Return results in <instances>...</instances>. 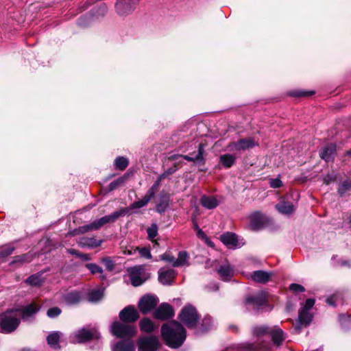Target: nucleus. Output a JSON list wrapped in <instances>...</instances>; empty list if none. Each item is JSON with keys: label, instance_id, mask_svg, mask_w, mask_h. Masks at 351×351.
Here are the masks:
<instances>
[{"label": "nucleus", "instance_id": "f257e3e1", "mask_svg": "<svg viewBox=\"0 0 351 351\" xmlns=\"http://www.w3.org/2000/svg\"><path fill=\"white\" fill-rule=\"evenodd\" d=\"M161 334L167 345L173 348L182 345L186 336L184 328L176 321L162 325Z\"/></svg>", "mask_w": 351, "mask_h": 351}, {"label": "nucleus", "instance_id": "f03ea898", "mask_svg": "<svg viewBox=\"0 0 351 351\" xmlns=\"http://www.w3.org/2000/svg\"><path fill=\"white\" fill-rule=\"evenodd\" d=\"M125 214V212L123 210L115 211L113 213L102 217L89 224L75 228L73 231L69 232L68 234L71 236H75L88 232L97 230L105 224L114 222L120 216H123Z\"/></svg>", "mask_w": 351, "mask_h": 351}, {"label": "nucleus", "instance_id": "7ed1b4c3", "mask_svg": "<svg viewBox=\"0 0 351 351\" xmlns=\"http://www.w3.org/2000/svg\"><path fill=\"white\" fill-rule=\"evenodd\" d=\"M21 322L20 314L16 309H10L0 314V332L14 331Z\"/></svg>", "mask_w": 351, "mask_h": 351}, {"label": "nucleus", "instance_id": "20e7f679", "mask_svg": "<svg viewBox=\"0 0 351 351\" xmlns=\"http://www.w3.org/2000/svg\"><path fill=\"white\" fill-rule=\"evenodd\" d=\"M315 304L313 299H307L298 313V324L295 329L299 332L302 326H307L313 319V315L309 312Z\"/></svg>", "mask_w": 351, "mask_h": 351}, {"label": "nucleus", "instance_id": "39448f33", "mask_svg": "<svg viewBox=\"0 0 351 351\" xmlns=\"http://www.w3.org/2000/svg\"><path fill=\"white\" fill-rule=\"evenodd\" d=\"M110 332L118 338L130 339L135 335L136 328L127 323L116 321L111 324Z\"/></svg>", "mask_w": 351, "mask_h": 351}, {"label": "nucleus", "instance_id": "423d86ee", "mask_svg": "<svg viewBox=\"0 0 351 351\" xmlns=\"http://www.w3.org/2000/svg\"><path fill=\"white\" fill-rule=\"evenodd\" d=\"M182 322L188 328H194L196 327L198 321V315L196 309L191 305L184 307L179 315Z\"/></svg>", "mask_w": 351, "mask_h": 351}, {"label": "nucleus", "instance_id": "0eeeda50", "mask_svg": "<svg viewBox=\"0 0 351 351\" xmlns=\"http://www.w3.org/2000/svg\"><path fill=\"white\" fill-rule=\"evenodd\" d=\"M128 271L131 283L134 287L140 286L149 278V274L146 272L143 265H137L128 268Z\"/></svg>", "mask_w": 351, "mask_h": 351}, {"label": "nucleus", "instance_id": "6e6552de", "mask_svg": "<svg viewBox=\"0 0 351 351\" xmlns=\"http://www.w3.org/2000/svg\"><path fill=\"white\" fill-rule=\"evenodd\" d=\"M99 337L100 335L97 330L82 328L71 336V341L73 343H82L90 339H99Z\"/></svg>", "mask_w": 351, "mask_h": 351}, {"label": "nucleus", "instance_id": "1a4fd4ad", "mask_svg": "<svg viewBox=\"0 0 351 351\" xmlns=\"http://www.w3.org/2000/svg\"><path fill=\"white\" fill-rule=\"evenodd\" d=\"M246 303L252 305V308L256 310H263L266 308L271 309L267 304V295L263 291L247 298Z\"/></svg>", "mask_w": 351, "mask_h": 351}, {"label": "nucleus", "instance_id": "9d476101", "mask_svg": "<svg viewBox=\"0 0 351 351\" xmlns=\"http://www.w3.org/2000/svg\"><path fill=\"white\" fill-rule=\"evenodd\" d=\"M160 346L157 337H141L138 342V351H157Z\"/></svg>", "mask_w": 351, "mask_h": 351}, {"label": "nucleus", "instance_id": "9b49d317", "mask_svg": "<svg viewBox=\"0 0 351 351\" xmlns=\"http://www.w3.org/2000/svg\"><path fill=\"white\" fill-rule=\"evenodd\" d=\"M158 303L156 296L147 295L141 298L138 302V308L143 314H147L154 309Z\"/></svg>", "mask_w": 351, "mask_h": 351}, {"label": "nucleus", "instance_id": "f8f14e48", "mask_svg": "<svg viewBox=\"0 0 351 351\" xmlns=\"http://www.w3.org/2000/svg\"><path fill=\"white\" fill-rule=\"evenodd\" d=\"M220 240L225 245L231 249L239 248L245 243L243 239H239L235 234L228 232L221 234Z\"/></svg>", "mask_w": 351, "mask_h": 351}, {"label": "nucleus", "instance_id": "ddd939ff", "mask_svg": "<svg viewBox=\"0 0 351 351\" xmlns=\"http://www.w3.org/2000/svg\"><path fill=\"white\" fill-rule=\"evenodd\" d=\"M138 0H118L116 3V10L121 16L130 14L134 8Z\"/></svg>", "mask_w": 351, "mask_h": 351}, {"label": "nucleus", "instance_id": "4468645a", "mask_svg": "<svg viewBox=\"0 0 351 351\" xmlns=\"http://www.w3.org/2000/svg\"><path fill=\"white\" fill-rule=\"evenodd\" d=\"M256 145L257 143L252 138H247L230 143L228 148L230 151H243L252 148Z\"/></svg>", "mask_w": 351, "mask_h": 351}, {"label": "nucleus", "instance_id": "2eb2a0df", "mask_svg": "<svg viewBox=\"0 0 351 351\" xmlns=\"http://www.w3.org/2000/svg\"><path fill=\"white\" fill-rule=\"evenodd\" d=\"M137 310L132 306H128L119 313V318L123 322L132 323L138 318Z\"/></svg>", "mask_w": 351, "mask_h": 351}, {"label": "nucleus", "instance_id": "dca6fc26", "mask_svg": "<svg viewBox=\"0 0 351 351\" xmlns=\"http://www.w3.org/2000/svg\"><path fill=\"white\" fill-rule=\"evenodd\" d=\"M174 315L173 308L167 303H162L155 311L154 316L158 319L165 320L167 319Z\"/></svg>", "mask_w": 351, "mask_h": 351}, {"label": "nucleus", "instance_id": "f3484780", "mask_svg": "<svg viewBox=\"0 0 351 351\" xmlns=\"http://www.w3.org/2000/svg\"><path fill=\"white\" fill-rule=\"evenodd\" d=\"M217 273L223 280L228 281L233 276L234 271L233 267L226 261L219 267Z\"/></svg>", "mask_w": 351, "mask_h": 351}, {"label": "nucleus", "instance_id": "a211bd4d", "mask_svg": "<svg viewBox=\"0 0 351 351\" xmlns=\"http://www.w3.org/2000/svg\"><path fill=\"white\" fill-rule=\"evenodd\" d=\"M23 320H28L32 317L38 311L39 307L35 304H30L21 309H16Z\"/></svg>", "mask_w": 351, "mask_h": 351}, {"label": "nucleus", "instance_id": "6ab92c4d", "mask_svg": "<svg viewBox=\"0 0 351 351\" xmlns=\"http://www.w3.org/2000/svg\"><path fill=\"white\" fill-rule=\"evenodd\" d=\"M102 240H97L95 237H81L77 243L81 247L95 248L101 245Z\"/></svg>", "mask_w": 351, "mask_h": 351}, {"label": "nucleus", "instance_id": "aec40b11", "mask_svg": "<svg viewBox=\"0 0 351 351\" xmlns=\"http://www.w3.org/2000/svg\"><path fill=\"white\" fill-rule=\"evenodd\" d=\"M159 281L163 285H170L175 277V271L172 269H160L158 272Z\"/></svg>", "mask_w": 351, "mask_h": 351}, {"label": "nucleus", "instance_id": "412c9836", "mask_svg": "<svg viewBox=\"0 0 351 351\" xmlns=\"http://www.w3.org/2000/svg\"><path fill=\"white\" fill-rule=\"evenodd\" d=\"M265 223V217L260 213H254L250 217V226L252 230L261 228Z\"/></svg>", "mask_w": 351, "mask_h": 351}, {"label": "nucleus", "instance_id": "4be33fe9", "mask_svg": "<svg viewBox=\"0 0 351 351\" xmlns=\"http://www.w3.org/2000/svg\"><path fill=\"white\" fill-rule=\"evenodd\" d=\"M271 276L270 273L262 270L255 271L250 274L251 278L254 282L263 284L269 280Z\"/></svg>", "mask_w": 351, "mask_h": 351}, {"label": "nucleus", "instance_id": "5701e85b", "mask_svg": "<svg viewBox=\"0 0 351 351\" xmlns=\"http://www.w3.org/2000/svg\"><path fill=\"white\" fill-rule=\"evenodd\" d=\"M335 152L336 146L333 144H330L322 149L319 155L322 159L328 162L334 159Z\"/></svg>", "mask_w": 351, "mask_h": 351}, {"label": "nucleus", "instance_id": "b1692460", "mask_svg": "<svg viewBox=\"0 0 351 351\" xmlns=\"http://www.w3.org/2000/svg\"><path fill=\"white\" fill-rule=\"evenodd\" d=\"M112 351H135L134 343L131 340L120 341L112 347Z\"/></svg>", "mask_w": 351, "mask_h": 351}, {"label": "nucleus", "instance_id": "393cba45", "mask_svg": "<svg viewBox=\"0 0 351 351\" xmlns=\"http://www.w3.org/2000/svg\"><path fill=\"white\" fill-rule=\"evenodd\" d=\"M201 204L207 209H213L216 208L219 202L214 196L204 195L200 200Z\"/></svg>", "mask_w": 351, "mask_h": 351}, {"label": "nucleus", "instance_id": "a878e982", "mask_svg": "<svg viewBox=\"0 0 351 351\" xmlns=\"http://www.w3.org/2000/svg\"><path fill=\"white\" fill-rule=\"evenodd\" d=\"M276 210L284 215H290L295 210V207L292 203L282 202L276 205Z\"/></svg>", "mask_w": 351, "mask_h": 351}, {"label": "nucleus", "instance_id": "bb28decb", "mask_svg": "<svg viewBox=\"0 0 351 351\" xmlns=\"http://www.w3.org/2000/svg\"><path fill=\"white\" fill-rule=\"evenodd\" d=\"M203 153H204V147L202 145H199L198 148V153L195 155V156H189L187 155L185 156H177L174 155L172 156L173 158L176 159L178 157H183L184 159L189 160V161H194V162H203L204 158H203Z\"/></svg>", "mask_w": 351, "mask_h": 351}, {"label": "nucleus", "instance_id": "cd10ccee", "mask_svg": "<svg viewBox=\"0 0 351 351\" xmlns=\"http://www.w3.org/2000/svg\"><path fill=\"white\" fill-rule=\"evenodd\" d=\"M63 299L66 304L74 305L80 302L81 296L78 292H71L64 295Z\"/></svg>", "mask_w": 351, "mask_h": 351}, {"label": "nucleus", "instance_id": "c85d7f7f", "mask_svg": "<svg viewBox=\"0 0 351 351\" xmlns=\"http://www.w3.org/2000/svg\"><path fill=\"white\" fill-rule=\"evenodd\" d=\"M270 335L271 339L275 344L279 346L285 339V335L283 331L279 328H276L271 330L270 332Z\"/></svg>", "mask_w": 351, "mask_h": 351}, {"label": "nucleus", "instance_id": "c756f323", "mask_svg": "<svg viewBox=\"0 0 351 351\" xmlns=\"http://www.w3.org/2000/svg\"><path fill=\"white\" fill-rule=\"evenodd\" d=\"M61 333L59 332H53L48 335L47 340L48 344L53 349H59V340Z\"/></svg>", "mask_w": 351, "mask_h": 351}, {"label": "nucleus", "instance_id": "7c9ffc66", "mask_svg": "<svg viewBox=\"0 0 351 351\" xmlns=\"http://www.w3.org/2000/svg\"><path fill=\"white\" fill-rule=\"evenodd\" d=\"M141 330L145 332H152L156 326H154L152 320L148 318H144L139 322Z\"/></svg>", "mask_w": 351, "mask_h": 351}, {"label": "nucleus", "instance_id": "2f4dec72", "mask_svg": "<svg viewBox=\"0 0 351 351\" xmlns=\"http://www.w3.org/2000/svg\"><path fill=\"white\" fill-rule=\"evenodd\" d=\"M189 254L185 251H181L178 253V258L175 260L173 267H182L189 265Z\"/></svg>", "mask_w": 351, "mask_h": 351}, {"label": "nucleus", "instance_id": "473e14b6", "mask_svg": "<svg viewBox=\"0 0 351 351\" xmlns=\"http://www.w3.org/2000/svg\"><path fill=\"white\" fill-rule=\"evenodd\" d=\"M43 273H37L31 275L27 280L26 282L32 286H41L44 282V278L42 277Z\"/></svg>", "mask_w": 351, "mask_h": 351}, {"label": "nucleus", "instance_id": "72a5a7b5", "mask_svg": "<svg viewBox=\"0 0 351 351\" xmlns=\"http://www.w3.org/2000/svg\"><path fill=\"white\" fill-rule=\"evenodd\" d=\"M235 159V157L232 154H223L220 156V162L224 167L230 168L234 165Z\"/></svg>", "mask_w": 351, "mask_h": 351}, {"label": "nucleus", "instance_id": "f704fd0d", "mask_svg": "<svg viewBox=\"0 0 351 351\" xmlns=\"http://www.w3.org/2000/svg\"><path fill=\"white\" fill-rule=\"evenodd\" d=\"M104 295V289H94L89 292L88 298L90 302H97L100 300Z\"/></svg>", "mask_w": 351, "mask_h": 351}, {"label": "nucleus", "instance_id": "c9c22d12", "mask_svg": "<svg viewBox=\"0 0 351 351\" xmlns=\"http://www.w3.org/2000/svg\"><path fill=\"white\" fill-rule=\"evenodd\" d=\"M152 197H151L149 195H148L147 193L145 195V196L140 200L134 202L130 205V208L132 209H137L141 208L145 206H146L149 202L152 199Z\"/></svg>", "mask_w": 351, "mask_h": 351}, {"label": "nucleus", "instance_id": "e433bc0d", "mask_svg": "<svg viewBox=\"0 0 351 351\" xmlns=\"http://www.w3.org/2000/svg\"><path fill=\"white\" fill-rule=\"evenodd\" d=\"M158 226L156 223H152L147 229V233L148 236V239L152 241V243L155 244H158L157 241L156 240H154V239L157 236L158 234Z\"/></svg>", "mask_w": 351, "mask_h": 351}, {"label": "nucleus", "instance_id": "4c0bfd02", "mask_svg": "<svg viewBox=\"0 0 351 351\" xmlns=\"http://www.w3.org/2000/svg\"><path fill=\"white\" fill-rule=\"evenodd\" d=\"M29 255V254H23L21 256H16L14 257L12 261L10 263L11 265H16V266L21 265L24 263L30 262Z\"/></svg>", "mask_w": 351, "mask_h": 351}, {"label": "nucleus", "instance_id": "58836bf2", "mask_svg": "<svg viewBox=\"0 0 351 351\" xmlns=\"http://www.w3.org/2000/svg\"><path fill=\"white\" fill-rule=\"evenodd\" d=\"M114 165L117 169L123 171L126 169L128 165V160L123 156L117 157L114 160Z\"/></svg>", "mask_w": 351, "mask_h": 351}, {"label": "nucleus", "instance_id": "ea45409f", "mask_svg": "<svg viewBox=\"0 0 351 351\" xmlns=\"http://www.w3.org/2000/svg\"><path fill=\"white\" fill-rule=\"evenodd\" d=\"M127 179L128 176L126 175L117 178L116 180L110 183V184L108 185V190L112 191L117 189L118 186L123 185L124 182L127 180Z\"/></svg>", "mask_w": 351, "mask_h": 351}, {"label": "nucleus", "instance_id": "a19ab883", "mask_svg": "<svg viewBox=\"0 0 351 351\" xmlns=\"http://www.w3.org/2000/svg\"><path fill=\"white\" fill-rule=\"evenodd\" d=\"M165 177V174L160 176L158 180L154 182L152 186L146 193L151 197H153L155 195L156 191L158 189L160 184L161 180Z\"/></svg>", "mask_w": 351, "mask_h": 351}, {"label": "nucleus", "instance_id": "79ce46f5", "mask_svg": "<svg viewBox=\"0 0 351 351\" xmlns=\"http://www.w3.org/2000/svg\"><path fill=\"white\" fill-rule=\"evenodd\" d=\"M137 253L138 254L139 256L141 258H147V259H151L152 258V254L150 252L149 248L147 247H137Z\"/></svg>", "mask_w": 351, "mask_h": 351}, {"label": "nucleus", "instance_id": "37998d69", "mask_svg": "<svg viewBox=\"0 0 351 351\" xmlns=\"http://www.w3.org/2000/svg\"><path fill=\"white\" fill-rule=\"evenodd\" d=\"M14 247L12 245L5 246L0 250V258H4L10 255L14 250Z\"/></svg>", "mask_w": 351, "mask_h": 351}, {"label": "nucleus", "instance_id": "c03bdc74", "mask_svg": "<svg viewBox=\"0 0 351 351\" xmlns=\"http://www.w3.org/2000/svg\"><path fill=\"white\" fill-rule=\"evenodd\" d=\"M351 189V180L344 181L339 187L338 192L343 195L347 191Z\"/></svg>", "mask_w": 351, "mask_h": 351}, {"label": "nucleus", "instance_id": "a18cd8bd", "mask_svg": "<svg viewBox=\"0 0 351 351\" xmlns=\"http://www.w3.org/2000/svg\"><path fill=\"white\" fill-rule=\"evenodd\" d=\"M101 263L106 267L108 271H112L114 268V263L110 257H106L101 259Z\"/></svg>", "mask_w": 351, "mask_h": 351}, {"label": "nucleus", "instance_id": "49530a36", "mask_svg": "<svg viewBox=\"0 0 351 351\" xmlns=\"http://www.w3.org/2000/svg\"><path fill=\"white\" fill-rule=\"evenodd\" d=\"M86 267L90 271V272L93 274H95L97 273H99V274L103 273L102 268L95 263H88L86 265Z\"/></svg>", "mask_w": 351, "mask_h": 351}, {"label": "nucleus", "instance_id": "de8ad7c7", "mask_svg": "<svg viewBox=\"0 0 351 351\" xmlns=\"http://www.w3.org/2000/svg\"><path fill=\"white\" fill-rule=\"evenodd\" d=\"M212 318L210 316H206L202 319V327L203 330H207L212 326Z\"/></svg>", "mask_w": 351, "mask_h": 351}, {"label": "nucleus", "instance_id": "09e8293b", "mask_svg": "<svg viewBox=\"0 0 351 351\" xmlns=\"http://www.w3.org/2000/svg\"><path fill=\"white\" fill-rule=\"evenodd\" d=\"M60 313L61 310L58 307L50 308L47 312V316L50 318L58 317Z\"/></svg>", "mask_w": 351, "mask_h": 351}, {"label": "nucleus", "instance_id": "8fccbe9b", "mask_svg": "<svg viewBox=\"0 0 351 351\" xmlns=\"http://www.w3.org/2000/svg\"><path fill=\"white\" fill-rule=\"evenodd\" d=\"M267 332H269L268 328L265 326H256L253 328V333L257 336L262 335Z\"/></svg>", "mask_w": 351, "mask_h": 351}, {"label": "nucleus", "instance_id": "3c124183", "mask_svg": "<svg viewBox=\"0 0 351 351\" xmlns=\"http://www.w3.org/2000/svg\"><path fill=\"white\" fill-rule=\"evenodd\" d=\"M168 204H169V203H168L167 199L163 200L161 202H160L159 204H158L156 206L157 212H158L159 213H164L166 210V209L168 206Z\"/></svg>", "mask_w": 351, "mask_h": 351}, {"label": "nucleus", "instance_id": "603ef678", "mask_svg": "<svg viewBox=\"0 0 351 351\" xmlns=\"http://www.w3.org/2000/svg\"><path fill=\"white\" fill-rule=\"evenodd\" d=\"M160 258L161 260L165 261L167 263H169L172 264V265L173 266L176 258L173 256L170 255L168 253H165V254H162L160 256Z\"/></svg>", "mask_w": 351, "mask_h": 351}, {"label": "nucleus", "instance_id": "864d4df0", "mask_svg": "<svg viewBox=\"0 0 351 351\" xmlns=\"http://www.w3.org/2000/svg\"><path fill=\"white\" fill-rule=\"evenodd\" d=\"M289 289L293 292H304L305 291V289L303 286L295 283L291 284L289 286Z\"/></svg>", "mask_w": 351, "mask_h": 351}, {"label": "nucleus", "instance_id": "5fc2aeb1", "mask_svg": "<svg viewBox=\"0 0 351 351\" xmlns=\"http://www.w3.org/2000/svg\"><path fill=\"white\" fill-rule=\"evenodd\" d=\"M336 179V176L334 173L328 174L324 178V182L326 184H329L330 183L334 182Z\"/></svg>", "mask_w": 351, "mask_h": 351}, {"label": "nucleus", "instance_id": "6e6d98bb", "mask_svg": "<svg viewBox=\"0 0 351 351\" xmlns=\"http://www.w3.org/2000/svg\"><path fill=\"white\" fill-rule=\"evenodd\" d=\"M281 185H282V182L280 179H278V178L272 179L270 181V186L272 188H275V189L279 188L281 186Z\"/></svg>", "mask_w": 351, "mask_h": 351}, {"label": "nucleus", "instance_id": "4d7b16f0", "mask_svg": "<svg viewBox=\"0 0 351 351\" xmlns=\"http://www.w3.org/2000/svg\"><path fill=\"white\" fill-rule=\"evenodd\" d=\"M196 234L198 237L201 238L204 241H208V237L202 229H198V231H197Z\"/></svg>", "mask_w": 351, "mask_h": 351}, {"label": "nucleus", "instance_id": "13d9d810", "mask_svg": "<svg viewBox=\"0 0 351 351\" xmlns=\"http://www.w3.org/2000/svg\"><path fill=\"white\" fill-rule=\"evenodd\" d=\"M137 247H130L124 251V254L128 255H134L137 253Z\"/></svg>", "mask_w": 351, "mask_h": 351}, {"label": "nucleus", "instance_id": "bf43d9fd", "mask_svg": "<svg viewBox=\"0 0 351 351\" xmlns=\"http://www.w3.org/2000/svg\"><path fill=\"white\" fill-rule=\"evenodd\" d=\"M313 93V92H303V91H298L295 92L292 94V95L295 97H302V96H307L311 95Z\"/></svg>", "mask_w": 351, "mask_h": 351}, {"label": "nucleus", "instance_id": "052dcab7", "mask_svg": "<svg viewBox=\"0 0 351 351\" xmlns=\"http://www.w3.org/2000/svg\"><path fill=\"white\" fill-rule=\"evenodd\" d=\"M326 302H327V304H328L330 306H335V297L332 296V297L327 298Z\"/></svg>", "mask_w": 351, "mask_h": 351}, {"label": "nucleus", "instance_id": "680f3d73", "mask_svg": "<svg viewBox=\"0 0 351 351\" xmlns=\"http://www.w3.org/2000/svg\"><path fill=\"white\" fill-rule=\"evenodd\" d=\"M67 252L71 254L80 257V253L74 249H68Z\"/></svg>", "mask_w": 351, "mask_h": 351}, {"label": "nucleus", "instance_id": "e2e57ef3", "mask_svg": "<svg viewBox=\"0 0 351 351\" xmlns=\"http://www.w3.org/2000/svg\"><path fill=\"white\" fill-rule=\"evenodd\" d=\"M80 258H81L82 259H83L84 261H88L90 259L89 254H81V253L80 255Z\"/></svg>", "mask_w": 351, "mask_h": 351}, {"label": "nucleus", "instance_id": "0e129e2a", "mask_svg": "<svg viewBox=\"0 0 351 351\" xmlns=\"http://www.w3.org/2000/svg\"><path fill=\"white\" fill-rule=\"evenodd\" d=\"M208 245L210 246V247H213V243L210 241V239H208V241H205Z\"/></svg>", "mask_w": 351, "mask_h": 351}, {"label": "nucleus", "instance_id": "69168bd1", "mask_svg": "<svg viewBox=\"0 0 351 351\" xmlns=\"http://www.w3.org/2000/svg\"><path fill=\"white\" fill-rule=\"evenodd\" d=\"M194 229L197 231H198V229H201L197 223L194 224Z\"/></svg>", "mask_w": 351, "mask_h": 351}, {"label": "nucleus", "instance_id": "338daca9", "mask_svg": "<svg viewBox=\"0 0 351 351\" xmlns=\"http://www.w3.org/2000/svg\"><path fill=\"white\" fill-rule=\"evenodd\" d=\"M173 171H174V170L169 169L168 171H167V172H166V173H173Z\"/></svg>", "mask_w": 351, "mask_h": 351}, {"label": "nucleus", "instance_id": "774afa93", "mask_svg": "<svg viewBox=\"0 0 351 351\" xmlns=\"http://www.w3.org/2000/svg\"><path fill=\"white\" fill-rule=\"evenodd\" d=\"M346 154H347V155H348V156H351V149H350V150H349V151H348V152H346Z\"/></svg>", "mask_w": 351, "mask_h": 351}]
</instances>
